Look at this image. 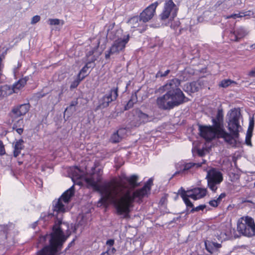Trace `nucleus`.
<instances>
[{
  "mask_svg": "<svg viewBox=\"0 0 255 255\" xmlns=\"http://www.w3.org/2000/svg\"><path fill=\"white\" fill-rule=\"evenodd\" d=\"M116 252V249L113 247H109L106 252L103 253V255H111Z\"/></svg>",
  "mask_w": 255,
  "mask_h": 255,
  "instance_id": "30",
  "label": "nucleus"
},
{
  "mask_svg": "<svg viewBox=\"0 0 255 255\" xmlns=\"http://www.w3.org/2000/svg\"><path fill=\"white\" fill-rule=\"evenodd\" d=\"M229 120L228 122V128L232 136L228 138L225 137L220 136L218 128L212 126H199V129L201 136L206 140H211L215 137L223 138L224 141L232 146H235L239 140V129L241 128L239 125V120L241 117L240 111L239 109H235L230 111L228 114ZM224 136H226L225 135Z\"/></svg>",
  "mask_w": 255,
  "mask_h": 255,
  "instance_id": "3",
  "label": "nucleus"
},
{
  "mask_svg": "<svg viewBox=\"0 0 255 255\" xmlns=\"http://www.w3.org/2000/svg\"><path fill=\"white\" fill-rule=\"evenodd\" d=\"M23 142L22 139H19L15 142L13 151L14 157H17L20 153L21 150L24 148Z\"/></svg>",
  "mask_w": 255,
  "mask_h": 255,
  "instance_id": "21",
  "label": "nucleus"
},
{
  "mask_svg": "<svg viewBox=\"0 0 255 255\" xmlns=\"http://www.w3.org/2000/svg\"><path fill=\"white\" fill-rule=\"evenodd\" d=\"M187 88H189V91L191 93H194L198 91L200 88V85L199 82H193L187 85Z\"/></svg>",
  "mask_w": 255,
  "mask_h": 255,
  "instance_id": "24",
  "label": "nucleus"
},
{
  "mask_svg": "<svg viewBox=\"0 0 255 255\" xmlns=\"http://www.w3.org/2000/svg\"><path fill=\"white\" fill-rule=\"evenodd\" d=\"M233 83L236 84V83L235 81L231 80L230 79H225L222 80L220 82L219 86L223 88H227V87H228Z\"/></svg>",
  "mask_w": 255,
  "mask_h": 255,
  "instance_id": "27",
  "label": "nucleus"
},
{
  "mask_svg": "<svg viewBox=\"0 0 255 255\" xmlns=\"http://www.w3.org/2000/svg\"><path fill=\"white\" fill-rule=\"evenodd\" d=\"M129 41V36L125 35L123 37L118 38L112 44L110 49L106 52L105 58L109 59L110 56L114 54H119L124 51L126 45Z\"/></svg>",
  "mask_w": 255,
  "mask_h": 255,
  "instance_id": "9",
  "label": "nucleus"
},
{
  "mask_svg": "<svg viewBox=\"0 0 255 255\" xmlns=\"http://www.w3.org/2000/svg\"><path fill=\"white\" fill-rule=\"evenodd\" d=\"M62 221L58 220V224H55L53 228V232L50 235H46L40 237L39 243H43L46 240L48 239L49 245L44 247L38 252L37 255H58V252L61 250L63 243L66 238L61 230L59 226Z\"/></svg>",
  "mask_w": 255,
  "mask_h": 255,
  "instance_id": "5",
  "label": "nucleus"
},
{
  "mask_svg": "<svg viewBox=\"0 0 255 255\" xmlns=\"http://www.w3.org/2000/svg\"><path fill=\"white\" fill-rule=\"evenodd\" d=\"M85 77V75H83L81 77V78L79 79L77 81H75L71 85V88H76L79 84L80 82L82 80L84 77Z\"/></svg>",
  "mask_w": 255,
  "mask_h": 255,
  "instance_id": "33",
  "label": "nucleus"
},
{
  "mask_svg": "<svg viewBox=\"0 0 255 255\" xmlns=\"http://www.w3.org/2000/svg\"><path fill=\"white\" fill-rule=\"evenodd\" d=\"M223 114L222 110H218L216 119L212 120L214 126L218 128V131L219 132L220 136H224L225 135L226 138H229L230 136H232V133H229L226 132L224 129L223 123Z\"/></svg>",
  "mask_w": 255,
  "mask_h": 255,
  "instance_id": "13",
  "label": "nucleus"
},
{
  "mask_svg": "<svg viewBox=\"0 0 255 255\" xmlns=\"http://www.w3.org/2000/svg\"><path fill=\"white\" fill-rule=\"evenodd\" d=\"M209 249L211 250H213V252H214V248L213 247V246H209Z\"/></svg>",
  "mask_w": 255,
  "mask_h": 255,
  "instance_id": "50",
  "label": "nucleus"
},
{
  "mask_svg": "<svg viewBox=\"0 0 255 255\" xmlns=\"http://www.w3.org/2000/svg\"><path fill=\"white\" fill-rule=\"evenodd\" d=\"M2 226H0V228H2ZM0 234H1V231H0Z\"/></svg>",
  "mask_w": 255,
  "mask_h": 255,
  "instance_id": "53",
  "label": "nucleus"
},
{
  "mask_svg": "<svg viewBox=\"0 0 255 255\" xmlns=\"http://www.w3.org/2000/svg\"><path fill=\"white\" fill-rule=\"evenodd\" d=\"M206 178L209 188L213 192H216L217 189V185L219 184L223 179L222 174L214 168L208 171Z\"/></svg>",
  "mask_w": 255,
  "mask_h": 255,
  "instance_id": "10",
  "label": "nucleus"
},
{
  "mask_svg": "<svg viewBox=\"0 0 255 255\" xmlns=\"http://www.w3.org/2000/svg\"><path fill=\"white\" fill-rule=\"evenodd\" d=\"M158 4V3L157 2L153 3L140 13L139 16L145 23L150 20L153 17L155 12V9Z\"/></svg>",
  "mask_w": 255,
  "mask_h": 255,
  "instance_id": "14",
  "label": "nucleus"
},
{
  "mask_svg": "<svg viewBox=\"0 0 255 255\" xmlns=\"http://www.w3.org/2000/svg\"><path fill=\"white\" fill-rule=\"evenodd\" d=\"M248 33L246 30L243 28H240L238 29L236 34L234 32L231 33L230 37L232 40L238 41L239 39L242 38L246 36Z\"/></svg>",
  "mask_w": 255,
  "mask_h": 255,
  "instance_id": "18",
  "label": "nucleus"
},
{
  "mask_svg": "<svg viewBox=\"0 0 255 255\" xmlns=\"http://www.w3.org/2000/svg\"><path fill=\"white\" fill-rule=\"evenodd\" d=\"M245 16V14L243 12H239L238 13H234L230 15V17H232V18L236 19L237 18H241Z\"/></svg>",
  "mask_w": 255,
  "mask_h": 255,
  "instance_id": "38",
  "label": "nucleus"
},
{
  "mask_svg": "<svg viewBox=\"0 0 255 255\" xmlns=\"http://www.w3.org/2000/svg\"><path fill=\"white\" fill-rule=\"evenodd\" d=\"M118 96V88L111 89L99 99L97 109H102L108 107L110 103L116 100Z\"/></svg>",
  "mask_w": 255,
  "mask_h": 255,
  "instance_id": "12",
  "label": "nucleus"
},
{
  "mask_svg": "<svg viewBox=\"0 0 255 255\" xmlns=\"http://www.w3.org/2000/svg\"><path fill=\"white\" fill-rule=\"evenodd\" d=\"M209 203L211 206L216 207L218 206L220 202L217 199H216L210 201Z\"/></svg>",
  "mask_w": 255,
  "mask_h": 255,
  "instance_id": "37",
  "label": "nucleus"
},
{
  "mask_svg": "<svg viewBox=\"0 0 255 255\" xmlns=\"http://www.w3.org/2000/svg\"><path fill=\"white\" fill-rule=\"evenodd\" d=\"M178 7L172 0H168L165 1L164 9L160 16L162 20H165L170 16L174 18L177 15Z\"/></svg>",
  "mask_w": 255,
  "mask_h": 255,
  "instance_id": "11",
  "label": "nucleus"
},
{
  "mask_svg": "<svg viewBox=\"0 0 255 255\" xmlns=\"http://www.w3.org/2000/svg\"><path fill=\"white\" fill-rule=\"evenodd\" d=\"M49 23L51 25H58L60 23V20L59 19H49L48 20Z\"/></svg>",
  "mask_w": 255,
  "mask_h": 255,
  "instance_id": "34",
  "label": "nucleus"
},
{
  "mask_svg": "<svg viewBox=\"0 0 255 255\" xmlns=\"http://www.w3.org/2000/svg\"><path fill=\"white\" fill-rule=\"evenodd\" d=\"M206 206L205 205H201L196 208H193L191 212H193L195 211H199L200 210H203L206 208Z\"/></svg>",
  "mask_w": 255,
  "mask_h": 255,
  "instance_id": "35",
  "label": "nucleus"
},
{
  "mask_svg": "<svg viewBox=\"0 0 255 255\" xmlns=\"http://www.w3.org/2000/svg\"><path fill=\"white\" fill-rule=\"evenodd\" d=\"M128 26L134 30H138L140 32L146 29V25L139 16H133L128 21Z\"/></svg>",
  "mask_w": 255,
  "mask_h": 255,
  "instance_id": "15",
  "label": "nucleus"
},
{
  "mask_svg": "<svg viewBox=\"0 0 255 255\" xmlns=\"http://www.w3.org/2000/svg\"><path fill=\"white\" fill-rule=\"evenodd\" d=\"M27 78H23L19 79L17 82L13 85L11 87L12 90H13V93H18L26 84L27 82Z\"/></svg>",
  "mask_w": 255,
  "mask_h": 255,
  "instance_id": "19",
  "label": "nucleus"
},
{
  "mask_svg": "<svg viewBox=\"0 0 255 255\" xmlns=\"http://www.w3.org/2000/svg\"><path fill=\"white\" fill-rule=\"evenodd\" d=\"M90 63L87 64L80 71V73L78 75V78L80 79L81 78L82 76L83 75L86 76V73L87 72V69L89 68V67H88V65L90 64Z\"/></svg>",
  "mask_w": 255,
  "mask_h": 255,
  "instance_id": "29",
  "label": "nucleus"
},
{
  "mask_svg": "<svg viewBox=\"0 0 255 255\" xmlns=\"http://www.w3.org/2000/svg\"><path fill=\"white\" fill-rule=\"evenodd\" d=\"M12 128H13V129H15L16 132L19 134H21L23 132V128H18L16 124H13Z\"/></svg>",
  "mask_w": 255,
  "mask_h": 255,
  "instance_id": "40",
  "label": "nucleus"
},
{
  "mask_svg": "<svg viewBox=\"0 0 255 255\" xmlns=\"http://www.w3.org/2000/svg\"><path fill=\"white\" fill-rule=\"evenodd\" d=\"M205 246H206V248L207 250L211 253H213V251L209 249V246H213V247L214 250V252L215 251H216L218 249L221 247V245L220 244H218V243H214V242H209L208 244H207V243H205Z\"/></svg>",
  "mask_w": 255,
  "mask_h": 255,
  "instance_id": "25",
  "label": "nucleus"
},
{
  "mask_svg": "<svg viewBox=\"0 0 255 255\" xmlns=\"http://www.w3.org/2000/svg\"><path fill=\"white\" fill-rule=\"evenodd\" d=\"M78 104V100H75L72 101L69 105L64 111V114L66 113H70V114H72L73 113L75 112L76 111V107Z\"/></svg>",
  "mask_w": 255,
  "mask_h": 255,
  "instance_id": "22",
  "label": "nucleus"
},
{
  "mask_svg": "<svg viewBox=\"0 0 255 255\" xmlns=\"http://www.w3.org/2000/svg\"><path fill=\"white\" fill-rule=\"evenodd\" d=\"M205 161H205V160H203V162H202V163L201 164H202V163H204L205 162Z\"/></svg>",
  "mask_w": 255,
  "mask_h": 255,
  "instance_id": "52",
  "label": "nucleus"
},
{
  "mask_svg": "<svg viewBox=\"0 0 255 255\" xmlns=\"http://www.w3.org/2000/svg\"><path fill=\"white\" fill-rule=\"evenodd\" d=\"M127 131L126 128H120L114 133L111 137V140L113 143H117L121 141L127 135Z\"/></svg>",
  "mask_w": 255,
  "mask_h": 255,
  "instance_id": "17",
  "label": "nucleus"
},
{
  "mask_svg": "<svg viewBox=\"0 0 255 255\" xmlns=\"http://www.w3.org/2000/svg\"><path fill=\"white\" fill-rule=\"evenodd\" d=\"M123 178L126 179L122 186L120 214L127 215L135 200H140L147 195L150 190L152 180L149 179L142 188L135 190L134 188L139 185L137 182L138 176L133 175L127 177L124 175Z\"/></svg>",
  "mask_w": 255,
  "mask_h": 255,
  "instance_id": "2",
  "label": "nucleus"
},
{
  "mask_svg": "<svg viewBox=\"0 0 255 255\" xmlns=\"http://www.w3.org/2000/svg\"><path fill=\"white\" fill-rule=\"evenodd\" d=\"M205 151H207L206 149H199L197 150L198 154L200 156H203L205 154Z\"/></svg>",
  "mask_w": 255,
  "mask_h": 255,
  "instance_id": "42",
  "label": "nucleus"
},
{
  "mask_svg": "<svg viewBox=\"0 0 255 255\" xmlns=\"http://www.w3.org/2000/svg\"><path fill=\"white\" fill-rule=\"evenodd\" d=\"M40 20V16L39 15H35L32 18L30 22L31 24H35Z\"/></svg>",
  "mask_w": 255,
  "mask_h": 255,
  "instance_id": "36",
  "label": "nucleus"
},
{
  "mask_svg": "<svg viewBox=\"0 0 255 255\" xmlns=\"http://www.w3.org/2000/svg\"><path fill=\"white\" fill-rule=\"evenodd\" d=\"M102 174L103 170L98 168L90 177L86 178L85 180L89 186L100 192L101 198L99 202L103 204H113L120 214L122 186L126 178H123L122 175L100 185Z\"/></svg>",
  "mask_w": 255,
  "mask_h": 255,
  "instance_id": "1",
  "label": "nucleus"
},
{
  "mask_svg": "<svg viewBox=\"0 0 255 255\" xmlns=\"http://www.w3.org/2000/svg\"><path fill=\"white\" fill-rule=\"evenodd\" d=\"M180 80L174 78L168 81L158 90L166 92L165 94L157 98L156 105L162 110H169L183 104L185 97L179 88Z\"/></svg>",
  "mask_w": 255,
  "mask_h": 255,
  "instance_id": "4",
  "label": "nucleus"
},
{
  "mask_svg": "<svg viewBox=\"0 0 255 255\" xmlns=\"http://www.w3.org/2000/svg\"><path fill=\"white\" fill-rule=\"evenodd\" d=\"M178 173H179V172H175V174H177Z\"/></svg>",
  "mask_w": 255,
  "mask_h": 255,
  "instance_id": "54",
  "label": "nucleus"
},
{
  "mask_svg": "<svg viewBox=\"0 0 255 255\" xmlns=\"http://www.w3.org/2000/svg\"><path fill=\"white\" fill-rule=\"evenodd\" d=\"M203 17H199L198 18V20L199 21V22H202L203 21Z\"/></svg>",
  "mask_w": 255,
  "mask_h": 255,
  "instance_id": "48",
  "label": "nucleus"
},
{
  "mask_svg": "<svg viewBox=\"0 0 255 255\" xmlns=\"http://www.w3.org/2000/svg\"><path fill=\"white\" fill-rule=\"evenodd\" d=\"M224 17L226 18V19H228V18H232V17H230V15H224Z\"/></svg>",
  "mask_w": 255,
  "mask_h": 255,
  "instance_id": "49",
  "label": "nucleus"
},
{
  "mask_svg": "<svg viewBox=\"0 0 255 255\" xmlns=\"http://www.w3.org/2000/svg\"><path fill=\"white\" fill-rule=\"evenodd\" d=\"M206 194L207 190L206 188H195L187 191L183 190L181 193L180 195L186 206L192 208L193 205L189 200L188 198L190 197L196 200L204 197Z\"/></svg>",
  "mask_w": 255,
  "mask_h": 255,
  "instance_id": "7",
  "label": "nucleus"
},
{
  "mask_svg": "<svg viewBox=\"0 0 255 255\" xmlns=\"http://www.w3.org/2000/svg\"><path fill=\"white\" fill-rule=\"evenodd\" d=\"M71 171L72 172V179L73 182H75L76 179H79L82 177V173L79 168L77 167L72 168Z\"/></svg>",
  "mask_w": 255,
  "mask_h": 255,
  "instance_id": "23",
  "label": "nucleus"
},
{
  "mask_svg": "<svg viewBox=\"0 0 255 255\" xmlns=\"http://www.w3.org/2000/svg\"><path fill=\"white\" fill-rule=\"evenodd\" d=\"M137 115L141 122L145 123L149 121L148 116L141 111H138L137 112Z\"/></svg>",
  "mask_w": 255,
  "mask_h": 255,
  "instance_id": "26",
  "label": "nucleus"
},
{
  "mask_svg": "<svg viewBox=\"0 0 255 255\" xmlns=\"http://www.w3.org/2000/svg\"><path fill=\"white\" fill-rule=\"evenodd\" d=\"M74 186H72L66 191L59 198L54 206V213H64L69 210L68 204L71 197L74 195Z\"/></svg>",
  "mask_w": 255,
  "mask_h": 255,
  "instance_id": "8",
  "label": "nucleus"
},
{
  "mask_svg": "<svg viewBox=\"0 0 255 255\" xmlns=\"http://www.w3.org/2000/svg\"><path fill=\"white\" fill-rule=\"evenodd\" d=\"M114 244V241L113 240H109L107 241L106 244L109 246V247H112Z\"/></svg>",
  "mask_w": 255,
  "mask_h": 255,
  "instance_id": "45",
  "label": "nucleus"
},
{
  "mask_svg": "<svg viewBox=\"0 0 255 255\" xmlns=\"http://www.w3.org/2000/svg\"><path fill=\"white\" fill-rule=\"evenodd\" d=\"M249 75L251 77H255V68L250 72Z\"/></svg>",
  "mask_w": 255,
  "mask_h": 255,
  "instance_id": "46",
  "label": "nucleus"
},
{
  "mask_svg": "<svg viewBox=\"0 0 255 255\" xmlns=\"http://www.w3.org/2000/svg\"><path fill=\"white\" fill-rule=\"evenodd\" d=\"M196 165L197 167L201 166V164L199 163H188L184 165V168L182 170V172L187 170L190 169L192 167Z\"/></svg>",
  "mask_w": 255,
  "mask_h": 255,
  "instance_id": "28",
  "label": "nucleus"
},
{
  "mask_svg": "<svg viewBox=\"0 0 255 255\" xmlns=\"http://www.w3.org/2000/svg\"><path fill=\"white\" fill-rule=\"evenodd\" d=\"M28 104H22L14 107L11 111V117L14 118H18L25 115L28 111Z\"/></svg>",
  "mask_w": 255,
  "mask_h": 255,
  "instance_id": "16",
  "label": "nucleus"
},
{
  "mask_svg": "<svg viewBox=\"0 0 255 255\" xmlns=\"http://www.w3.org/2000/svg\"><path fill=\"white\" fill-rule=\"evenodd\" d=\"M134 102L131 100H129L126 106V109H128L132 107Z\"/></svg>",
  "mask_w": 255,
  "mask_h": 255,
  "instance_id": "43",
  "label": "nucleus"
},
{
  "mask_svg": "<svg viewBox=\"0 0 255 255\" xmlns=\"http://www.w3.org/2000/svg\"><path fill=\"white\" fill-rule=\"evenodd\" d=\"M227 235L226 234H223V233H221V234L219 236V237L221 239H223V240H225L227 238Z\"/></svg>",
  "mask_w": 255,
  "mask_h": 255,
  "instance_id": "47",
  "label": "nucleus"
},
{
  "mask_svg": "<svg viewBox=\"0 0 255 255\" xmlns=\"http://www.w3.org/2000/svg\"><path fill=\"white\" fill-rule=\"evenodd\" d=\"M254 127V119L252 118L250 121V125H249L248 131H249L250 133H252V131L253 130Z\"/></svg>",
  "mask_w": 255,
  "mask_h": 255,
  "instance_id": "39",
  "label": "nucleus"
},
{
  "mask_svg": "<svg viewBox=\"0 0 255 255\" xmlns=\"http://www.w3.org/2000/svg\"><path fill=\"white\" fill-rule=\"evenodd\" d=\"M252 136V133H250L249 131H247V133L246 137V144L248 145L251 146L252 143L251 141V138Z\"/></svg>",
  "mask_w": 255,
  "mask_h": 255,
  "instance_id": "32",
  "label": "nucleus"
},
{
  "mask_svg": "<svg viewBox=\"0 0 255 255\" xmlns=\"http://www.w3.org/2000/svg\"><path fill=\"white\" fill-rule=\"evenodd\" d=\"M237 230L245 236H255V224L254 219L249 216L241 218L238 222Z\"/></svg>",
  "mask_w": 255,
  "mask_h": 255,
  "instance_id": "6",
  "label": "nucleus"
},
{
  "mask_svg": "<svg viewBox=\"0 0 255 255\" xmlns=\"http://www.w3.org/2000/svg\"><path fill=\"white\" fill-rule=\"evenodd\" d=\"M18 123H22L23 121H22V120H18Z\"/></svg>",
  "mask_w": 255,
  "mask_h": 255,
  "instance_id": "51",
  "label": "nucleus"
},
{
  "mask_svg": "<svg viewBox=\"0 0 255 255\" xmlns=\"http://www.w3.org/2000/svg\"><path fill=\"white\" fill-rule=\"evenodd\" d=\"M5 153L4 147L2 142L0 140V155H4Z\"/></svg>",
  "mask_w": 255,
  "mask_h": 255,
  "instance_id": "41",
  "label": "nucleus"
},
{
  "mask_svg": "<svg viewBox=\"0 0 255 255\" xmlns=\"http://www.w3.org/2000/svg\"><path fill=\"white\" fill-rule=\"evenodd\" d=\"M226 194L225 193H223L221 194L217 199L220 202H221L222 199L226 197Z\"/></svg>",
  "mask_w": 255,
  "mask_h": 255,
  "instance_id": "44",
  "label": "nucleus"
},
{
  "mask_svg": "<svg viewBox=\"0 0 255 255\" xmlns=\"http://www.w3.org/2000/svg\"><path fill=\"white\" fill-rule=\"evenodd\" d=\"M170 70H167L164 72L162 73L161 71H159L156 74V77H165L170 73Z\"/></svg>",
  "mask_w": 255,
  "mask_h": 255,
  "instance_id": "31",
  "label": "nucleus"
},
{
  "mask_svg": "<svg viewBox=\"0 0 255 255\" xmlns=\"http://www.w3.org/2000/svg\"><path fill=\"white\" fill-rule=\"evenodd\" d=\"M13 93L11 87L5 85L0 87V98H3Z\"/></svg>",
  "mask_w": 255,
  "mask_h": 255,
  "instance_id": "20",
  "label": "nucleus"
}]
</instances>
